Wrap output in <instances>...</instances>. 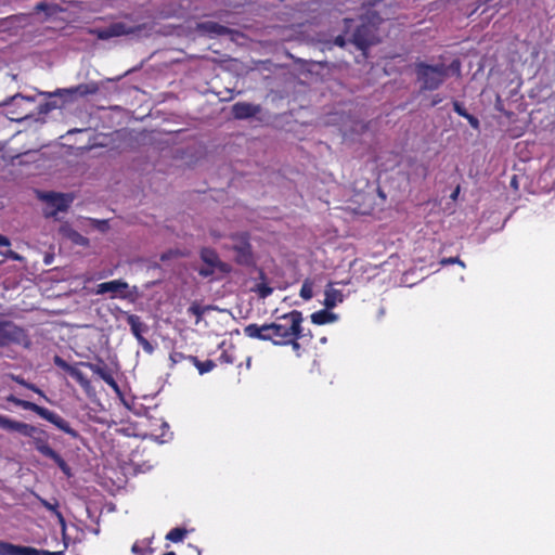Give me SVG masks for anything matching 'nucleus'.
<instances>
[{
  "mask_svg": "<svg viewBox=\"0 0 555 555\" xmlns=\"http://www.w3.org/2000/svg\"><path fill=\"white\" fill-rule=\"evenodd\" d=\"M9 344H16L26 349L31 347V340L24 328L0 321V347Z\"/></svg>",
  "mask_w": 555,
  "mask_h": 555,
  "instance_id": "7",
  "label": "nucleus"
},
{
  "mask_svg": "<svg viewBox=\"0 0 555 555\" xmlns=\"http://www.w3.org/2000/svg\"><path fill=\"white\" fill-rule=\"evenodd\" d=\"M197 29L204 34L209 36H219L223 35L228 31V29L224 26H221L215 22H203L197 24Z\"/></svg>",
  "mask_w": 555,
  "mask_h": 555,
  "instance_id": "20",
  "label": "nucleus"
},
{
  "mask_svg": "<svg viewBox=\"0 0 555 555\" xmlns=\"http://www.w3.org/2000/svg\"><path fill=\"white\" fill-rule=\"evenodd\" d=\"M201 259L205 263V267L198 270V274L203 278H208L215 273L216 270L221 272H228L229 267L227 263L220 260L218 254L208 247H205L199 253Z\"/></svg>",
  "mask_w": 555,
  "mask_h": 555,
  "instance_id": "12",
  "label": "nucleus"
},
{
  "mask_svg": "<svg viewBox=\"0 0 555 555\" xmlns=\"http://www.w3.org/2000/svg\"><path fill=\"white\" fill-rule=\"evenodd\" d=\"M33 103V98L15 94L2 105L8 106L7 115L11 120L23 121L33 116V111L30 109Z\"/></svg>",
  "mask_w": 555,
  "mask_h": 555,
  "instance_id": "8",
  "label": "nucleus"
},
{
  "mask_svg": "<svg viewBox=\"0 0 555 555\" xmlns=\"http://www.w3.org/2000/svg\"><path fill=\"white\" fill-rule=\"evenodd\" d=\"M55 513H56V516L59 517L60 522H61L62 525H64V524H65V521H64V518H63L62 514H61V513H59V512H55Z\"/></svg>",
  "mask_w": 555,
  "mask_h": 555,
  "instance_id": "49",
  "label": "nucleus"
},
{
  "mask_svg": "<svg viewBox=\"0 0 555 555\" xmlns=\"http://www.w3.org/2000/svg\"><path fill=\"white\" fill-rule=\"evenodd\" d=\"M53 8L49 4H47L46 2H40V3H37L36 7H35V11L36 12H47L48 14H51V10Z\"/></svg>",
  "mask_w": 555,
  "mask_h": 555,
  "instance_id": "37",
  "label": "nucleus"
},
{
  "mask_svg": "<svg viewBox=\"0 0 555 555\" xmlns=\"http://www.w3.org/2000/svg\"><path fill=\"white\" fill-rule=\"evenodd\" d=\"M297 339H298V338H292V340H291V341H288V344H291V345H292L293 350H294V351H296V352L298 353V352H299V350H300V345H299V343H297Z\"/></svg>",
  "mask_w": 555,
  "mask_h": 555,
  "instance_id": "44",
  "label": "nucleus"
},
{
  "mask_svg": "<svg viewBox=\"0 0 555 555\" xmlns=\"http://www.w3.org/2000/svg\"><path fill=\"white\" fill-rule=\"evenodd\" d=\"M43 505H44V507H47L50 511H55V506L47 501H43Z\"/></svg>",
  "mask_w": 555,
  "mask_h": 555,
  "instance_id": "47",
  "label": "nucleus"
},
{
  "mask_svg": "<svg viewBox=\"0 0 555 555\" xmlns=\"http://www.w3.org/2000/svg\"><path fill=\"white\" fill-rule=\"evenodd\" d=\"M60 233L77 245L87 246L89 244V240L87 237L72 229L68 224H63L60 228Z\"/></svg>",
  "mask_w": 555,
  "mask_h": 555,
  "instance_id": "21",
  "label": "nucleus"
},
{
  "mask_svg": "<svg viewBox=\"0 0 555 555\" xmlns=\"http://www.w3.org/2000/svg\"><path fill=\"white\" fill-rule=\"evenodd\" d=\"M270 332V324H263V325H257V324H249L245 326L244 333L246 336L250 338H257L260 340H270L273 339L269 335Z\"/></svg>",
  "mask_w": 555,
  "mask_h": 555,
  "instance_id": "18",
  "label": "nucleus"
},
{
  "mask_svg": "<svg viewBox=\"0 0 555 555\" xmlns=\"http://www.w3.org/2000/svg\"><path fill=\"white\" fill-rule=\"evenodd\" d=\"M205 310L206 308H202L201 306L194 304L189 308L188 311L197 318L196 323H198Z\"/></svg>",
  "mask_w": 555,
  "mask_h": 555,
  "instance_id": "30",
  "label": "nucleus"
},
{
  "mask_svg": "<svg viewBox=\"0 0 555 555\" xmlns=\"http://www.w3.org/2000/svg\"><path fill=\"white\" fill-rule=\"evenodd\" d=\"M302 314L297 310H293L278 319L276 322L269 323L270 331H275L278 340L274 345H286L292 338H299L302 332Z\"/></svg>",
  "mask_w": 555,
  "mask_h": 555,
  "instance_id": "4",
  "label": "nucleus"
},
{
  "mask_svg": "<svg viewBox=\"0 0 555 555\" xmlns=\"http://www.w3.org/2000/svg\"><path fill=\"white\" fill-rule=\"evenodd\" d=\"M99 91V85L96 82L81 83L73 88L67 89H57L54 92H41L40 94L52 98L60 96L66 100H74L78 96H86L89 94H94Z\"/></svg>",
  "mask_w": 555,
  "mask_h": 555,
  "instance_id": "13",
  "label": "nucleus"
},
{
  "mask_svg": "<svg viewBox=\"0 0 555 555\" xmlns=\"http://www.w3.org/2000/svg\"><path fill=\"white\" fill-rule=\"evenodd\" d=\"M348 39L349 35L344 33V35H339L335 38L334 43L338 47H345L346 42L349 41Z\"/></svg>",
  "mask_w": 555,
  "mask_h": 555,
  "instance_id": "38",
  "label": "nucleus"
},
{
  "mask_svg": "<svg viewBox=\"0 0 555 555\" xmlns=\"http://www.w3.org/2000/svg\"><path fill=\"white\" fill-rule=\"evenodd\" d=\"M11 20H15V21H18V22H25L28 20V15L26 14H20V15H14L12 17H10Z\"/></svg>",
  "mask_w": 555,
  "mask_h": 555,
  "instance_id": "45",
  "label": "nucleus"
},
{
  "mask_svg": "<svg viewBox=\"0 0 555 555\" xmlns=\"http://www.w3.org/2000/svg\"><path fill=\"white\" fill-rule=\"evenodd\" d=\"M127 322L137 339L143 337L142 334L147 331V326L141 321L140 317L135 314H127Z\"/></svg>",
  "mask_w": 555,
  "mask_h": 555,
  "instance_id": "22",
  "label": "nucleus"
},
{
  "mask_svg": "<svg viewBox=\"0 0 555 555\" xmlns=\"http://www.w3.org/2000/svg\"><path fill=\"white\" fill-rule=\"evenodd\" d=\"M468 122L470 124V126L475 129H477L479 127V121L476 117H474L473 115L468 114L466 117H465Z\"/></svg>",
  "mask_w": 555,
  "mask_h": 555,
  "instance_id": "43",
  "label": "nucleus"
},
{
  "mask_svg": "<svg viewBox=\"0 0 555 555\" xmlns=\"http://www.w3.org/2000/svg\"><path fill=\"white\" fill-rule=\"evenodd\" d=\"M450 70L459 74L460 64L457 62H453L450 66H447L443 63L429 65L421 62L415 66L417 80L421 82L422 89L424 90L438 89L449 77Z\"/></svg>",
  "mask_w": 555,
  "mask_h": 555,
  "instance_id": "2",
  "label": "nucleus"
},
{
  "mask_svg": "<svg viewBox=\"0 0 555 555\" xmlns=\"http://www.w3.org/2000/svg\"><path fill=\"white\" fill-rule=\"evenodd\" d=\"M50 459L56 463V465L62 469V472L64 474H66L67 476L70 475L69 466L66 464V462L61 457V455L57 452L54 454V456H51Z\"/></svg>",
  "mask_w": 555,
  "mask_h": 555,
  "instance_id": "29",
  "label": "nucleus"
},
{
  "mask_svg": "<svg viewBox=\"0 0 555 555\" xmlns=\"http://www.w3.org/2000/svg\"><path fill=\"white\" fill-rule=\"evenodd\" d=\"M1 255L7 257V258L13 259V260H18V261L22 260V257L18 254H16L15 251L11 250V249L2 253Z\"/></svg>",
  "mask_w": 555,
  "mask_h": 555,
  "instance_id": "39",
  "label": "nucleus"
},
{
  "mask_svg": "<svg viewBox=\"0 0 555 555\" xmlns=\"http://www.w3.org/2000/svg\"><path fill=\"white\" fill-rule=\"evenodd\" d=\"M169 359L172 362V364H176V363L180 362L181 360L185 359V357L181 352H173L170 354Z\"/></svg>",
  "mask_w": 555,
  "mask_h": 555,
  "instance_id": "40",
  "label": "nucleus"
},
{
  "mask_svg": "<svg viewBox=\"0 0 555 555\" xmlns=\"http://www.w3.org/2000/svg\"><path fill=\"white\" fill-rule=\"evenodd\" d=\"M7 400L9 402L14 403L15 405H18V406L25 409V410H30V411L35 412L40 417L52 423L60 430L68 434L69 436H72L74 438H76L78 436L77 431L74 430L63 417H61L60 415H57L54 412H52L46 408H42L36 403H33L30 401L18 399L16 397H14L13 395L7 397Z\"/></svg>",
  "mask_w": 555,
  "mask_h": 555,
  "instance_id": "5",
  "label": "nucleus"
},
{
  "mask_svg": "<svg viewBox=\"0 0 555 555\" xmlns=\"http://www.w3.org/2000/svg\"><path fill=\"white\" fill-rule=\"evenodd\" d=\"M459 191H460V190H459V188H457V189L453 192V194H452V198H455V197L457 196Z\"/></svg>",
  "mask_w": 555,
  "mask_h": 555,
  "instance_id": "50",
  "label": "nucleus"
},
{
  "mask_svg": "<svg viewBox=\"0 0 555 555\" xmlns=\"http://www.w3.org/2000/svg\"><path fill=\"white\" fill-rule=\"evenodd\" d=\"M231 245L225 248L235 253V261L240 264H251L254 261L251 246L246 233L233 234L230 236Z\"/></svg>",
  "mask_w": 555,
  "mask_h": 555,
  "instance_id": "11",
  "label": "nucleus"
},
{
  "mask_svg": "<svg viewBox=\"0 0 555 555\" xmlns=\"http://www.w3.org/2000/svg\"><path fill=\"white\" fill-rule=\"evenodd\" d=\"M138 341L147 353H152L154 351L152 344L146 338L141 337Z\"/></svg>",
  "mask_w": 555,
  "mask_h": 555,
  "instance_id": "35",
  "label": "nucleus"
},
{
  "mask_svg": "<svg viewBox=\"0 0 555 555\" xmlns=\"http://www.w3.org/2000/svg\"><path fill=\"white\" fill-rule=\"evenodd\" d=\"M56 107L53 103H44L38 106V113L39 114H47L50 111L54 109Z\"/></svg>",
  "mask_w": 555,
  "mask_h": 555,
  "instance_id": "36",
  "label": "nucleus"
},
{
  "mask_svg": "<svg viewBox=\"0 0 555 555\" xmlns=\"http://www.w3.org/2000/svg\"><path fill=\"white\" fill-rule=\"evenodd\" d=\"M146 29V25H130L125 22H116L104 28L91 30L96 38L107 40L120 36H140Z\"/></svg>",
  "mask_w": 555,
  "mask_h": 555,
  "instance_id": "6",
  "label": "nucleus"
},
{
  "mask_svg": "<svg viewBox=\"0 0 555 555\" xmlns=\"http://www.w3.org/2000/svg\"><path fill=\"white\" fill-rule=\"evenodd\" d=\"M336 319V314L328 312L326 310H320L311 314V321L318 325L334 322Z\"/></svg>",
  "mask_w": 555,
  "mask_h": 555,
  "instance_id": "23",
  "label": "nucleus"
},
{
  "mask_svg": "<svg viewBox=\"0 0 555 555\" xmlns=\"http://www.w3.org/2000/svg\"><path fill=\"white\" fill-rule=\"evenodd\" d=\"M1 428L7 431H16L23 436L31 438V443L35 449L49 459L54 456L56 453L49 444L48 434L30 424L18 422L5 416Z\"/></svg>",
  "mask_w": 555,
  "mask_h": 555,
  "instance_id": "3",
  "label": "nucleus"
},
{
  "mask_svg": "<svg viewBox=\"0 0 555 555\" xmlns=\"http://www.w3.org/2000/svg\"><path fill=\"white\" fill-rule=\"evenodd\" d=\"M453 107H454V111H455L459 115H461V116H463V117H466V116L468 115V113L466 112V109H465V108H464L460 103L455 102V103H454V105H453Z\"/></svg>",
  "mask_w": 555,
  "mask_h": 555,
  "instance_id": "42",
  "label": "nucleus"
},
{
  "mask_svg": "<svg viewBox=\"0 0 555 555\" xmlns=\"http://www.w3.org/2000/svg\"><path fill=\"white\" fill-rule=\"evenodd\" d=\"M260 112V106L246 102H238L232 106V113L237 119H245L257 115Z\"/></svg>",
  "mask_w": 555,
  "mask_h": 555,
  "instance_id": "17",
  "label": "nucleus"
},
{
  "mask_svg": "<svg viewBox=\"0 0 555 555\" xmlns=\"http://www.w3.org/2000/svg\"><path fill=\"white\" fill-rule=\"evenodd\" d=\"M380 4L374 1L369 7L362 8L363 12L358 18H345V34L349 35V42L353 43L359 50L365 51L369 47L376 44L379 39L377 36V26L382 22L378 12L373 9Z\"/></svg>",
  "mask_w": 555,
  "mask_h": 555,
  "instance_id": "1",
  "label": "nucleus"
},
{
  "mask_svg": "<svg viewBox=\"0 0 555 555\" xmlns=\"http://www.w3.org/2000/svg\"><path fill=\"white\" fill-rule=\"evenodd\" d=\"M440 262L442 266L457 263L462 267H465L464 262L457 257L443 258Z\"/></svg>",
  "mask_w": 555,
  "mask_h": 555,
  "instance_id": "34",
  "label": "nucleus"
},
{
  "mask_svg": "<svg viewBox=\"0 0 555 555\" xmlns=\"http://www.w3.org/2000/svg\"><path fill=\"white\" fill-rule=\"evenodd\" d=\"M257 292L261 298H266L272 294L273 289L266 284H259L257 286Z\"/></svg>",
  "mask_w": 555,
  "mask_h": 555,
  "instance_id": "32",
  "label": "nucleus"
},
{
  "mask_svg": "<svg viewBox=\"0 0 555 555\" xmlns=\"http://www.w3.org/2000/svg\"><path fill=\"white\" fill-rule=\"evenodd\" d=\"M111 294V298H121L134 301L137 299V287L130 288L129 284L121 280H113L101 283L96 286L95 294Z\"/></svg>",
  "mask_w": 555,
  "mask_h": 555,
  "instance_id": "10",
  "label": "nucleus"
},
{
  "mask_svg": "<svg viewBox=\"0 0 555 555\" xmlns=\"http://www.w3.org/2000/svg\"><path fill=\"white\" fill-rule=\"evenodd\" d=\"M370 129V122H364L361 120H353L349 126H345L343 133L344 137L348 140L356 141L359 140L363 134H365Z\"/></svg>",
  "mask_w": 555,
  "mask_h": 555,
  "instance_id": "15",
  "label": "nucleus"
},
{
  "mask_svg": "<svg viewBox=\"0 0 555 555\" xmlns=\"http://www.w3.org/2000/svg\"><path fill=\"white\" fill-rule=\"evenodd\" d=\"M185 535H186L185 529L173 528L167 533L166 539L171 542H180L184 539Z\"/></svg>",
  "mask_w": 555,
  "mask_h": 555,
  "instance_id": "28",
  "label": "nucleus"
},
{
  "mask_svg": "<svg viewBox=\"0 0 555 555\" xmlns=\"http://www.w3.org/2000/svg\"><path fill=\"white\" fill-rule=\"evenodd\" d=\"M68 374L74 377L83 389L88 390L90 388V382L77 366H73Z\"/></svg>",
  "mask_w": 555,
  "mask_h": 555,
  "instance_id": "25",
  "label": "nucleus"
},
{
  "mask_svg": "<svg viewBox=\"0 0 555 555\" xmlns=\"http://www.w3.org/2000/svg\"><path fill=\"white\" fill-rule=\"evenodd\" d=\"M81 364L87 366L88 369H90L94 374H96L100 378H102L108 386H111L115 390V392L119 393V386L106 367L101 366L99 364L90 363V362H86V363H81Z\"/></svg>",
  "mask_w": 555,
  "mask_h": 555,
  "instance_id": "16",
  "label": "nucleus"
},
{
  "mask_svg": "<svg viewBox=\"0 0 555 555\" xmlns=\"http://www.w3.org/2000/svg\"><path fill=\"white\" fill-rule=\"evenodd\" d=\"M300 297L310 300L313 297V282L309 279L305 280L300 288Z\"/></svg>",
  "mask_w": 555,
  "mask_h": 555,
  "instance_id": "27",
  "label": "nucleus"
},
{
  "mask_svg": "<svg viewBox=\"0 0 555 555\" xmlns=\"http://www.w3.org/2000/svg\"><path fill=\"white\" fill-rule=\"evenodd\" d=\"M54 363L55 365H57L59 367L63 369L64 371H66L67 373L70 372V370L73 369L74 365H70L68 364L65 360H63L61 357L56 356L54 357Z\"/></svg>",
  "mask_w": 555,
  "mask_h": 555,
  "instance_id": "31",
  "label": "nucleus"
},
{
  "mask_svg": "<svg viewBox=\"0 0 555 555\" xmlns=\"http://www.w3.org/2000/svg\"><path fill=\"white\" fill-rule=\"evenodd\" d=\"M183 256V254L178 250V249H172V250H169L167 253H164L162 256H160V260L162 261H166L170 258H175V257H181Z\"/></svg>",
  "mask_w": 555,
  "mask_h": 555,
  "instance_id": "33",
  "label": "nucleus"
},
{
  "mask_svg": "<svg viewBox=\"0 0 555 555\" xmlns=\"http://www.w3.org/2000/svg\"><path fill=\"white\" fill-rule=\"evenodd\" d=\"M95 227L101 231H106L108 229V224L106 220H93Z\"/></svg>",
  "mask_w": 555,
  "mask_h": 555,
  "instance_id": "41",
  "label": "nucleus"
},
{
  "mask_svg": "<svg viewBox=\"0 0 555 555\" xmlns=\"http://www.w3.org/2000/svg\"><path fill=\"white\" fill-rule=\"evenodd\" d=\"M10 378L12 380H14L15 383L33 390L34 392L38 393L39 396H41L42 398L47 399L46 395L43 393V391H41L36 385L34 384H30V383H27L23 377L18 376V375H14V374H11L10 375Z\"/></svg>",
  "mask_w": 555,
  "mask_h": 555,
  "instance_id": "26",
  "label": "nucleus"
},
{
  "mask_svg": "<svg viewBox=\"0 0 555 555\" xmlns=\"http://www.w3.org/2000/svg\"><path fill=\"white\" fill-rule=\"evenodd\" d=\"M188 359L191 362H193V364L198 370L199 374L208 373L216 366L215 362L211 360L201 362L196 357H193V356L188 357Z\"/></svg>",
  "mask_w": 555,
  "mask_h": 555,
  "instance_id": "24",
  "label": "nucleus"
},
{
  "mask_svg": "<svg viewBox=\"0 0 555 555\" xmlns=\"http://www.w3.org/2000/svg\"><path fill=\"white\" fill-rule=\"evenodd\" d=\"M2 150V146L0 145V151Z\"/></svg>",
  "mask_w": 555,
  "mask_h": 555,
  "instance_id": "51",
  "label": "nucleus"
},
{
  "mask_svg": "<svg viewBox=\"0 0 555 555\" xmlns=\"http://www.w3.org/2000/svg\"><path fill=\"white\" fill-rule=\"evenodd\" d=\"M269 335H270L271 337H273V339H270V341H272V343L274 344V340H278V339H276V336H275V331H270V332H269Z\"/></svg>",
  "mask_w": 555,
  "mask_h": 555,
  "instance_id": "48",
  "label": "nucleus"
},
{
  "mask_svg": "<svg viewBox=\"0 0 555 555\" xmlns=\"http://www.w3.org/2000/svg\"><path fill=\"white\" fill-rule=\"evenodd\" d=\"M39 198L47 204L43 215L47 218H56L57 212L66 211L74 201L73 195L64 193L48 192L39 195Z\"/></svg>",
  "mask_w": 555,
  "mask_h": 555,
  "instance_id": "9",
  "label": "nucleus"
},
{
  "mask_svg": "<svg viewBox=\"0 0 555 555\" xmlns=\"http://www.w3.org/2000/svg\"><path fill=\"white\" fill-rule=\"evenodd\" d=\"M324 295H325L324 306L327 309L334 308L337 304L341 302L344 299L341 292L334 288L332 283H330L326 286Z\"/></svg>",
  "mask_w": 555,
  "mask_h": 555,
  "instance_id": "19",
  "label": "nucleus"
},
{
  "mask_svg": "<svg viewBox=\"0 0 555 555\" xmlns=\"http://www.w3.org/2000/svg\"><path fill=\"white\" fill-rule=\"evenodd\" d=\"M0 555H64L63 552H50L38 550L33 546L17 545L0 541Z\"/></svg>",
  "mask_w": 555,
  "mask_h": 555,
  "instance_id": "14",
  "label": "nucleus"
},
{
  "mask_svg": "<svg viewBox=\"0 0 555 555\" xmlns=\"http://www.w3.org/2000/svg\"><path fill=\"white\" fill-rule=\"evenodd\" d=\"M10 245H11L10 240L7 236L0 234V246H10Z\"/></svg>",
  "mask_w": 555,
  "mask_h": 555,
  "instance_id": "46",
  "label": "nucleus"
}]
</instances>
